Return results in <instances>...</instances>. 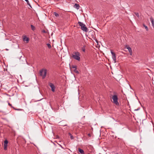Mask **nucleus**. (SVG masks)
<instances>
[{
    "label": "nucleus",
    "mask_w": 154,
    "mask_h": 154,
    "mask_svg": "<svg viewBox=\"0 0 154 154\" xmlns=\"http://www.w3.org/2000/svg\"><path fill=\"white\" fill-rule=\"evenodd\" d=\"M47 74V70L46 69H42L40 71L39 75L42 76V79H44L45 77Z\"/></svg>",
    "instance_id": "7ed1b4c3"
},
{
    "label": "nucleus",
    "mask_w": 154,
    "mask_h": 154,
    "mask_svg": "<svg viewBox=\"0 0 154 154\" xmlns=\"http://www.w3.org/2000/svg\"><path fill=\"white\" fill-rule=\"evenodd\" d=\"M8 105L9 106H11L12 107V108L14 107H13L11 105V104H10V103H8Z\"/></svg>",
    "instance_id": "a878e982"
},
{
    "label": "nucleus",
    "mask_w": 154,
    "mask_h": 154,
    "mask_svg": "<svg viewBox=\"0 0 154 154\" xmlns=\"http://www.w3.org/2000/svg\"><path fill=\"white\" fill-rule=\"evenodd\" d=\"M88 136L89 137H91V135L90 134V133H89L88 134Z\"/></svg>",
    "instance_id": "bb28decb"
},
{
    "label": "nucleus",
    "mask_w": 154,
    "mask_h": 154,
    "mask_svg": "<svg viewBox=\"0 0 154 154\" xmlns=\"http://www.w3.org/2000/svg\"><path fill=\"white\" fill-rule=\"evenodd\" d=\"M29 38L26 37V36H25V37L23 38V40L24 41H26V42H29Z\"/></svg>",
    "instance_id": "f8f14e48"
},
{
    "label": "nucleus",
    "mask_w": 154,
    "mask_h": 154,
    "mask_svg": "<svg viewBox=\"0 0 154 154\" xmlns=\"http://www.w3.org/2000/svg\"><path fill=\"white\" fill-rule=\"evenodd\" d=\"M8 141L7 140H5L4 141V149L5 150L7 149V147L8 146Z\"/></svg>",
    "instance_id": "0eeeda50"
},
{
    "label": "nucleus",
    "mask_w": 154,
    "mask_h": 154,
    "mask_svg": "<svg viewBox=\"0 0 154 154\" xmlns=\"http://www.w3.org/2000/svg\"><path fill=\"white\" fill-rule=\"evenodd\" d=\"M73 71L74 72H75L76 73H79L78 71L76 70V69H75Z\"/></svg>",
    "instance_id": "b1692460"
},
{
    "label": "nucleus",
    "mask_w": 154,
    "mask_h": 154,
    "mask_svg": "<svg viewBox=\"0 0 154 154\" xmlns=\"http://www.w3.org/2000/svg\"><path fill=\"white\" fill-rule=\"evenodd\" d=\"M69 135L70 136V138L71 139H73L74 138L73 136L70 133H69Z\"/></svg>",
    "instance_id": "6ab92c4d"
},
{
    "label": "nucleus",
    "mask_w": 154,
    "mask_h": 154,
    "mask_svg": "<svg viewBox=\"0 0 154 154\" xmlns=\"http://www.w3.org/2000/svg\"><path fill=\"white\" fill-rule=\"evenodd\" d=\"M31 27L33 31H34V30L35 29V27L32 25H31Z\"/></svg>",
    "instance_id": "f3484780"
},
{
    "label": "nucleus",
    "mask_w": 154,
    "mask_h": 154,
    "mask_svg": "<svg viewBox=\"0 0 154 154\" xmlns=\"http://www.w3.org/2000/svg\"><path fill=\"white\" fill-rule=\"evenodd\" d=\"M54 143V145H55V144L54 143Z\"/></svg>",
    "instance_id": "c756f323"
},
{
    "label": "nucleus",
    "mask_w": 154,
    "mask_h": 154,
    "mask_svg": "<svg viewBox=\"0 0 154 154\" xmlns=\"http://www.w3.org/2000/svg\"><path fill=\"white\" fill-rule=\"evenodd\" d=\"M47 45L49 48H51V45L49 43H47Z\"/></svg>",
    "instance_id": "4be33fe9"
},
{
    "label": "nucleus",
    "mask_w": 154,
    "mask_h": 154,
    "mask_svg": "<svg viewBox=\"0 0 154 154\" xmlns=\"http://www.w3.org/2000/svg\"><path fill=\"white\" fill-rule=\"evenodd\" d=\"M64 121H62L60 122V124H61V125L63 126H66L67 125L66 124H63V122H64Z\"/></svg>",
    "instance_id": "2eb2a0df"
},
{
    "label": "nucleus",
    "mask_w": 154,
    "mask_h": 154,
    "mask_svg": "<svg viewBox=\"0 0 154 154\" xmlns=\"http://www.w3.org/2000/svg\"><path fill=\"white\" fill-rule=\"evenodd\" d=\"M13 108H14V109L15 110H20V111L23 110V109H16L14 107H13Z\"/></svg>",
    "instance_id": "393cba45"
},
{
    "label": "nucleus",
    "mask_w": 154,
    "mask_h": 154,
    "mask_svg": "<svg viewBox=\"0 0 154 154\" xmlns=\"http://www.w3.org/2000/svg\"><path fill=\"white\" fill-rule=\"evenodd\" d=\"M60 0H56V1L57 2H58Z\"/></svg>",
    "instance_id": "c85d7f7f"
},
{
    "label": "nucleus",
    "mask_w": 154,
    "mask_h": 154,
    "mask_svg": "<svg viewBox=\"0 0 154 154\" xmlns=\"http://www.w3.org/2000/svg\"><path fill=\"white\" fill-rule=\"evenodd\" d=\"M1 111H0V112H1Z\"/></svg>",
    "instance_id": "2f4dec72"
},
{
    "label": "nucleus",
    "mask_w": 154,
    "mask_h": 154,
    "mask_svg": "<svg viewBox=\"0 0 154 154\" xmlns=\"http://www.w3.org/2000/svg\"><path fill=\"white\" fill-rule=\"evenodd\" d=\"M54 15L56 17H58L59 16V14L56 12H54Z\"/></svg>",
    "instance_id": "aec40b11"
},
{
    "label": "nucleus",
    "mask_w": 154,
    "mask_h": 154,
    "mask_svg": "<svg viewBox=\"0 0 154 154\" xmlns=\"http://www.w3.org/2000/svg\"><path fill=\"white\" fill-rule=\"evenodd\" d=\"M125 48H127L128 50V51L130 53V55H132V51L131 48L128 45H126L125 46Z\"/></svg>",
    "instance_id": "423d86ee"
},
{
    "label": "nucleus",
    "mask_w": 154,
    "mask_h": 154,
    "mask_svg": "<svg viewBox=\"0 0 154 154\" xmlns=\"http://www.w3.org/2000/svg\"><path fill=\"white\" fill-rule=\"evenodd\" d=\"M72 68L77 69V66L75 65H73L72 66Z\"/></svg>",
    "instance_id": "5701e85b"
},
{
    "label": "nucleus",
    "mask_w": 154,
    "mask_h": 154,
    "mask_svg": "<svg viewBox=\"0 0 154 154\" xmlns=\"http://www.w3.org/2000/svg\"><path fill=\"white\" fill-rule=\"evenodd\" d=\"M85 45H84L81 48L82 50L84 52H85Z\"/></svg>",
    "instance_id": "dca6fc26"
},
{
    "label": "nucleus",
    "mask_w": 154,
    "mask_h": 154,
    "mask_svg": "<svg viewBox=\"0 0 154 154\" xmlns=\"http://www.w3.org/2000/svg\"><path fill=\"white\" fill-rule=\"evenodd\" d=\"M74 7L77 9H79V8L80 6L79 4L76 3L74 5Z\"/></svg>",
    "instance_id": "9b49d317"
},
{
    "label": "nucleus",
    "mask_w": 154,
    "mask_h": 154,
    "mask_svg": "<svg viewBox=\"0 0 154 154\" xmlns=\"http://www.w3.org/2000/svg\"><path fill=\"white\" fill-rule=\"evenodd\" d=\"M88 154H90V153H88Z\"/></svg>",
    "instance_id": "7c9ffc66"
},
{
    "label": "nucleus",
    "mask_w": 154,
    "mask_h": 154,
    "mask_svg": "<svg viewBox=\"0 0 154 154\" xmlns=\"http://www.w3.org/2000/svg\"><path fill=\"white\" fill-rule=\"evenodd\" d=\"M78 24L79 25V26L81 27V29L85 32H87L88 31V29L87 27L85 26V25L83 23L79 21Z\"/></svg>",
    "instance_id": "f257e3e1"
},
{
    "label": "nucleus",
    "mask_w": 154,
    "mask_h": 154,
    "mask_svg": "<svg viewBox=\"0 0 154 154\" xmlns=\"http://www.w3.org/2000/svg\"><path fill=\"white\" fill-rule=\"evenodd\" d=\"M110 51L112 55V59L114 61V63H116V54L114 52H113L112 50H111Z\"/></svg>",
    "instance_id": "39448f33"
},
{
    "label": "nucleus",
    "mask_w": 154,
    "mask_h": 154,
    "mask_svg": "<svg viewBox=\"0 0 154 154\" xmlns=\"http://www.w3.org/2000/svg\"><path fill=\"white\" fill-rule=\"evenodd\" d=\"M58 144L63 149V148L62 146L61 145H60V144Z\"/></svg>",
    "instance_id": "cd10ccee"
},
{
    "label": "nucleus",
    "mask_w": 154,
    "mask_h": 154,
    "mask_svg": "<svg viewBox=\"0 0 154 154\" xmlns=\"http://www.w3.org/2000/svg\"><path fill=\"white\" fill-rule=\"evenodd\" d=\"M134 14L136 15L138 18H139V15L138 13L134 12Z\"/></svg>",
    "instance_id": "412c9836"
},
{
    "label": "nucleus",
    "mask_w": 154,
    "mask_h": 154,
    "mask_svg": "<svg viewBox=\"0 0 154 154\" xmlns=\"http://www.w3.org/2000/svg\"><path fill=\"white\" fill-rule=\"evenodd\" d=\"M49 86L51 88V90L53 92H54L55 91V87L54 85L52 83H49Z\"/></svg>",
    "instance_id": "6e6552de"
},
{
    "label": "nucleus",
    "mask_w": 154,
    "mask_h": 154,
    "mask_svg": "<svg viewBox=\"0 0 154 154\" xmlns=\"http://www.w3.org/2000/svg\"><path fill=\"white\" fill-rule=\"evenodd\" d=\"M25 1L26 2L27 4L31 8H32V6H31V5H30V3H29V2L28 0H25Z\"/></svg>",
    "instance_id": "4468645a"
},
{
    "label": "nucleus",
    "mask_w": 154,
    "mask_h": 154,
    "mask_svg": "<svg viewBox=\"0 0 154 154\" xmlns=\"http://www.w3.org/2000/svg\"><path fill=\"white\" fill-rule=\"evenodd\" d=\"M74 54L75 55H72V57L76 60L80 61V53L79 52L77 51L75 52Z\"/></svg>",
    "instance_id": "f03ea898"
},
{
    "label": "nucleus",
    "mask_w": 154,
    "mask_h": 154,
    "mask_svg": "<svg viewBox=\"0 0 154 154\" xmlns=\"http://www.w3.org/2000/svg\"><path fill=\"white\" fill-rule=\"evenodd\" d=\"M143 26L145 28V29H146V30L148 31V28L147 26H146V25H145L144 24H143Z\"/></svg>",
    "instance_id": "a211bd4d"
},
{
    "label": "nucleus",
    "mask_w": 154,
    "mask_h": 154,
    "mask_svg": "<svg viewBox=\"0 0 154 154\" xmlns=\"http://www.w3.org/2000/svg\"><path fill=\"white\" fill-rule=\"evenodd\" d=\"M78 150L81 154H85L84 151L83 149H81L80 148H79Z\"/></svg>",
    "instance_id": "9d476101"
},
{
    "label": "nucleus",
    "mask_w": 154,
    "mask_h": 154,
    "mask_svg": "<svg viewBox=\"0 0 154 154\" xmlns=\"http://www.w3.org/2000/svg\"><path fill=\"white\" fill-rule=\"evenodd\" d=\"M112 99L113 100V102L117 106H119V103L118 101V98L117 95H113L112 97Z\"/></svg>",
    "instance_id": "20e7f679"
},
{
    "label": "nucleus",
    "mask_w": 154,
    "mask_h": 154,
    "mask_svg": "<svg viewBox=\"0 0 154 154\" xmlns=\"http://www.w3.org/2000/svg\"><path fill=\"white\" fill-rule=\"evenodd\" d=\"M61 152V150L59 149H57L55 150V152L56 153H60Z\"/></svg>",
    "instance_id": "ddd939ff"
},
{
    "label": "nucleus",
    "mask_w": 154,
    "mask_h": 154,
    "mask_svg": "<svg viewBox=\"0 0 154 154\" xmlns=\"http://www.w3.org/2000/svg\"><path fill=\"white\" fill-rule=\"evenodd\" d=\"M150 20L151 22V23H152V26L154 28V19H153V18L152 17H151L150 18Z\"/></svg>",
    "instance_id": "1a4fd4ad"
}]
</instances>
